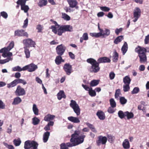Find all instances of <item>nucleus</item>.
<instances>
[{
	"instance_id": "nucleus-21",
	"label": "nucleus",
	"mask_w": 149,
	"mask_h": 149,
	"mask_svg": "<svg viewBox=\"0 0 149 149\" xmlns=\"http://www.w3.org/2000/svg\"><path fill=\"white\" fill-rule=\"evenodd\" d=\"M100 31L101 32L102 36L103 37L107 36L110 34V31L107 29H105L104 30L103 29H100Z\"/></svg>"
},
{
	"instance_id": "nucleus-56",
	"label": "nucleus",
	"mask_w": 149,
	"mask_h": 149,
	"mask_svg": "<svg viewBox=\"0 0 149 149\" xmlns=\"http://www.w3.org/2000/svg\"><path fill=\"white\" fill-rule=\"evenodd\" d=\"M4 145L7 148L9 149H14V148L13 146L10 145H8L6 143H3Z\"/></svg>"
},
{
	"instance_id": "nucleus-49",
	"label": "nucleus",
	"mask_w": 149,
	"mask_h": 149,
	"mask_svg": "<svg viewBox=\"0 0 149 149\" xmlns=\"http://www.w3.org/2000/svg\"><path fill=\"white\" fill-rule=\"evenodd\" d=\"M27 0H18L16 3L17 5H20L21 6L25 4Z\"/></svg>"
},
{
	"instance_id": "nucleus-60",
	"label": "nucleus",
	"mask_w": 149,
	"mask_h": 149,
	"mask_svg": "<svg viewBox=\"0 0 149 149\" xmlns=\"http://www.w3.org/2000/svg\"><path fill=\"white\" fill-rule=\"evenodd\" d=\"M5 104L1 100H0V109H3L5 108Z\"/></svg>"
},
{
	"instance_id": "nucleus-29",
	"label": "nucleus",
	"mask_w": 149,
	"mask_h": 149,
	"mask_svg": "<svg viewBox=\"0 0 149 149\" xmlns=\"http://www.w3.org/2000/svg\"><path fill=\"white\" fill-rule=\"evenodd\" d=\"M22 101V100L20 97H17L14 99L13 101L12 104L13 105H17L19 104Z\"/></svg>"
},
{
	"instance_id": "nucleus-37",
	"label": "nucleus",
	"mask_w": 149,
	"mask_h": 149,
	"mask_svg": "<svg viewBox=\"0 0 149 149\" xmlns=\"http://www.w3.org/2000/svg\"><path fill=\"white\" fill-rule=\"evenodd\" d=\"M62 17L65 20L68 21L70 19V17L65 13H62Z\"/></svg>"
},
{
	"instance_id": "nucleus-61",
	"label": "nucleus",
	"mask_w": 149,
	"mask_h": 149,
	"mask_svg": "<svg viewBox=\"0 0 149 149\" xmlns=\"http://www.w3.org/2000/svg\"><path fill=\"white\" fill-rule=\"evenodd\" d=\"M28 20L27 18H26L24 21V25L23 26V28H25L28 25Z\"/></svg>"
},
{
	"instance_id": "nucleus-36",
	"label": "nucleus",
	"mask_w": 149,
	"mask_h": 149,
	"mask_svg": "<svg viewBox=\"0 0 149 149\" xmlns=\"http://www.w3.org/2000/svg\"><path fill=\"white\" fill-rule=\"evenodd\" d=\"M123 39V36H122L117 37L114 40V42L116 44H118Z\"/></svg>"
},
{
	"instance_id": "nucleus-43",
	"label": "nucleus",
	"mask_w": 149,
	"mask_h": 149,
	"mask_svg": "<svg viewBox=\"0 0 149 149\" xmlns=\"http://www.w3.org/2000/svg\"><path fill=\"white\" fill-rule=\"evenodd\" d=\"M47 3V0H40L38 3V5L40 7H42L46 5Z\"/></svg>"
},
{
	"instance_id": "nucleus-48",
	"label": "nucleus",
	"mask_w": 149,
	"mask_h": 149,
	"mask_svg": "<svg viewBox=\"0 0 149 149\" xmlns=\"http://www.w3.org/2000/svg\"><path fill=\"white\" fill-rule=\"evenodd\" d=\"M118 115L120 118L122 119L125 116V112L124 113L122 111H119L118 113Z\"/></svg>"
},
{
	"instance_id": "nucleus-23",
	"label": "nucleus",
	"mask_w": 149,
	"mask_h": 149,
	"mask_svg": "<svg viewBox=\"0 0 149 149\" xmlns=\"http://www.w3.org/2000/svg\"><path fill=\"white\" fill-rule=\"evenodd\" d=\"M96 115L100 120H103L105 118L104 113L101 111H98Z\"/></svg>"
},
{
	"instance_id": "nucleus-30",
	"label": "nucleus",
	"mask_w": 149,
	"mask_h": 149,
	"mask_svg": "<svg viewBox=\"0 0 149 149\" xmlns=\"http://www.w3.org/2000/svg\"><path fill=\"white\" fill-rule=\"evenodd\" d=\"M40 120L38 118L35 117L32 119V123L34 125H36L40 123Z\"/></svg>"
},
{
	"instance_id": "nucleus-2",
	"label": "nucleus",
	"mask_w": 149,
	"mask_h": 149,
	"mask_svg": "<svg viewBox=\"0 0 149 149\" xmlns=\"http://www.w3.org/2000/svg\"><path fill=\"white\" fill-rule=\"evenodd\" d=\"M14 45L13 41H11L9 45L7 47L1 49L0 50V53H2V56L4 58H8L5 59H0V64H3L8 62L9 61H11L13 60V58L11 56L13 55L12 52L10 51L14 47Z\"/></svg>"
},
{
	"instance_id": "nucleus-51",
	"label": "nucleus",
	"mask_w": 149,
	"mask_h": 149,
	"mask_svg": "<svg viewBox=\"0 0 149 149\" xmlns=\"http://www.w3.org/2000/svg\"><path fill=\"white\" fill-rule=\"evenodd\" d=\"M88 93L92 97L95 96L96 95L95 91L93 90L92 88H91L89 90Z\"/></svg>"
},
{
	"instance_id": "nucleus-24",
	"label": "nucleus",
	"mask_w": 149,
	"mask_h": 149,
	"mask_svg": "<svg viewBox=\"0 0 149 149\" xmlns=\"http://www.w3.org/2000/svg\"><path fill=\"white\" fill-rule=\"evenodd\" d=\"M50 136V133L48 132L44 133L43 136V141L44 143H46L48 141Z\"/></svg>"
},
{
	"instance_id": "nucleus-17",
	"label": "nucleus",
	"mask_w": 149,
	"mask_h": 149,
	"mask_svg": "<svg viewBox=\"0 0 149 149\" xmlns=\"http://www.w3.org/2000/svg\"><path fill=\"white\" fill-rule=\"evenodd\" d=\"M97 61L99 63H109L111 62V60L107 57H104L99 58Z\"/></svg>"
},
{
	"instance_id": "nucleus-34",
	"label": "nucleus",
	"mask_w": 149,
	"mask_h": 149,
	"mask_svg": "<svg viewBox=\"0 0 149 149\" xmlns=\"http://www.w3.org/2000/svg\"><path fill=\"white\" fill-rule=\"evenodd\" d=\"M88 36L87 33H84L83 34L82 37L80 38V42L82 43L83 42V40H86L88 39Z\"/></svg>"
},
{
	"instance_id": "nucleus-9",
	"label": "nucleus",
	"mask_w": 149,
	"mask_h": 149,
	"mask_svg": "<svg viewBox=\"0 0 149 149\" xmlns=\"http://www.w3.org/2000/svg\"><path fill=\"white\" fill-rule=\"evenodd\" d=\"M141 11L138 7H136L134 10L133 16L134 19L133 20L134 22H136L140 17L141 15Z\"/></svg>"
},
{
	"instance_id": "nucleus-26",
	"label": "nucleus",
	"mask_w": 149,
	"mask_h": 149,
	"mask_svg": "<svg viewBox=\"0 0 149 149\" xmlns=\"http://www.w3.org/2000/svg\"><path fill=\"white\" fill-rule=\"evenodd\" d=\"M123 146L125 149H129L130 147V144L128 139H125L123 142Z\"/></svg>"
},
{
	"instance_id": "nucleus-57",
	"label": "nucleus",
	"mask_w": 149,
	"mask_h": 149,
	"mask_svg": "<svg viewBox=\"0 0 149 149\" xmlns=\"http://www.w3.org/2000/svg\"><path fill=\"white\" fill-rule=\"evenodd\" d=\"M100 8L101 10L105 12L109 11L110 9L109 8L106 6L100 7Z\"/></svg>"
},
{
	"instance_id": "nucleus-8",
	"label": "nucleus",
	"mask_w": 149,
	"mask_h": 149,
	"mask_svg": "<svg viewBox=\"0 0 149 149\" xmlns=\"http://www.w3.org/2000/svg\"><path fill=\"white\" fill-rule=\"evenodd\" d=\"M23 43L24 45L27 47H35L36 44L35 42L30 38H28L24 40Z\"/></svg>"
},
{
	"instance_id": "nucleus-28",
	"label": "nucleus",
	"mask_w": 149,
	"mask_h": 149,
	"mask_svg": "<svg viewBox=\"0 0 149 149\" xmlns=\"http://www.w3.org/2000/svg\"><path fill=\"white\" fill-rule=\"evenodd\" d=\"M131 79L129 76H126L123 78V82L125 84L130 85Z\"/></svg>"
},
{
	"instance_id": "nucleus-59",
	"label": "nucleus",
	"mask_w": 149,
	"mask_h": 149,
	"mask_svg": "<svg viewBox=\"0 0 149 149\" xmlns=\"http://www.w3.org/2000/svg\"><path fill=\"white\" fill-rule=\"evenodd\" d=\"M115 74L114 72H111L109 74V77L110 79L112 80L115 77Z\"/></svg>"
},
{
	"instance_id": "nucleus-45",
	"label": "nucleus",
	"mask_w": 149,
	"mask_h": 149,
	"mask_svg": "<svg viewBox=\"0 0 149 149\" xmlns=\"http://www.w3.org/2000/svg\"><path fill=\"white\" fill-rule=\"evenodd\" d=\"M114 53V55L113 56V61L114 62H116L118 59V54L116 51H115Z\"/></svg>"
},
{
	"instance_id": "nucleus-44",
	"label": "nucleus",
	"mask_w": 149,
	"mask_h": 149,
	"mask_svg": "<svg viewBox=\"0 0 149 149\" xmlns=\"http://www.w3.org/2000/svg\"><path fill=\"white\" fill-rule=\"evenodd\" d=\"M17 84L21 83L23 85H25L27 84L26 82L24 79H16Z\"/></svg>"
},
{
	"instance_id": "nucleus-46",
	"label": "nucleus",
	"mask_w": 149,
	"mask_h": 149,
	"mask_svg": "<svg viewBox=\"0 0 149 149\" xmlns=\"http://www.w3.org/2000/svg\"><path fill=\"white\" fill-rule=\"evenodd\" d=\"M120 101L121 104H124L127 102V100L125 97H120Z\"/></svg>"
},
{
	"instance_id": "nucleus-62",
	"label": "nucleus",
	"mask_w": 149,
	"mask_h": 149,
	"mask_svg": "<svg viewBox=\"0 0 149 149\" xmlns=\"http://www.w3.org/2000/svg\"><path fill=\"white\" fill-rule=\"evenodd\" d=\"M122 28H120L119 29H116L115 30V32L117 35H118L119 33L122 31Z\"/></svg>"
},
{
	"instance_id": "nucleus-53",
	"label": "nucleus",
	"mask_w": 149,
	"mask_h": 149,
	"mask_svg": "<svg viewBox=\"0 0 149 149\" xmlns=\"http://www.w3.org/2000/svg\"><path fill=\"white\" fill-rule=\"evenodd\" d=\"M114 108V107H109L107 110V111L110 113H113L116 111V109Z\"/></svg>"
},
{
	"instance_id": "nucleus-52",
	"label": "nucleus",
	"mask_w": 149,
	"mask_h": 149,
	"mask_svg": "<svg viewBox=\"0 0 149 149\" xmlns=\"http://www.w3.org/2000/svg\"><path fill=\"white\" fill-rule=\"evenodd\" d=\"M108 140L111 143H112L114 140L115 138L114 136L111 135H108Z\"/></svg>"
},
{
	"instance_id": "nucleus-32",
	"label": "nucleus",
	"mask_w": 149,
	"mask_h": 149,
	"mask_svg": "<svg viewBox=\"0 0 149 149\" xmlns=\"http://www.w3.org/2000/svg\"><path fill=\"white\" fill-rule=\"evenodd\" d=\"M125 116H127V119L132 118L134 116L133 113L131 112L126 111L125 112Z\"/></svg>"
},
{
	"instance_id": "nucleus-55",
	"label": "nucleus",
	"mask_w": 149,
	"mask_h": 149,
	"mask_svg": "<svg viewBox=\"0 0 149 149\" xmlns=\"http://www.w3.org/2000/svg\"><path fill=\"white\" fill-rule=\"evenodd\" d=\"M1 15V16L3 17L5 19H6L8 17L7 13L3 11L1 12L0 13Z\"/></svg>"
},
{
	"instance_id": "nucleus-12",
	"label": "nucleus",
	"mask_w": 149,
	"mask_h": 149,
	"mask_svg": "<svg viewBox=\"0 0 149 149\" xmlns=\"http://www.w3.org/2000/svg\"><path fill=\"white\" fill-rule=\"evenodd\" d=\"M63 68L66 74L68 75H70L72 72V66L69 63L65 64Z\"/></svg>"
},
{
	"instance_id": "nucleus-4",
	"label": "nucleus",
	"mask_w": 149,
	"mask_h": 149,
	"mask_svg": "<svg viewBox=\"0 0 149 149\" xmlns=\"http://www.w3.org/2000/svg\"><path fill=\"white\" fill-rule=\"evenodd\" d=\"M146 51L145 48L139 46L135 49V52L138 54V56L140 59L139 61L141 63H144L147 61L146 55Z\"/></svg>"
},
{
	"instance_id": "nucleus-22",
	"label": "nucleus",
	"mask_w": 149,
	"mask_h": 149,
	"mask_svg": "<svg viewBox=\"0 0 149 149\" xmlns=\"http://www.w3.org/2000/svg\"><path fill=\"white\" fill-rule=\"evenodd\" d=\"M57 98L59 100H61L62 98H65L66 96L65 94L63 91L61 90L57 94Z\"/></svg>"
},
{
	"instance_id": "nucleus-25",
	"label": "nucleus",
	"mask_w": 149,
	"mask_h": 149,
	"mask_svg": "<svg viewBox=\"0 0 149 149\" xmlns=\"http://www.w3.org/2000/svg\"><path fill=\"white\" fill-rule=\"evenodd\" d=\"M12 70L13 71L18 72H21L22 71H25V67L24 66L22 68H21L19 66H17L13 68H12Z\"/></svg>"
},
{
	"instance_id": "nucleus-15",
	"label": "nucleus",
	"mask_w": 149,
	"mask_h": 149,
	"mask_svg": "<svg viewBox=\"0 0 149 149\" xmlns=\"http://www.w3.org/2000/svg\"><path fill=\"white\" fill-rule=\"evenodd\" d=\"M107 138L105 136H99L98 137V140L96 141L98 146H99L101 144H105L107 141Z\"/></svg>"
},
{
	"instance_id": "nucleus-27",
	"label": "nucleus",
	"mask_w": 149,
	"mask_h": 149,
	"mask_svg": "<svg viewBox=\"0 0 149 149\" xmlns=\"http://www.w3.org/2000/svg\"><path fill=\"white\" fill-rule=\"evenodd\" d=\"M128 49V45L126 42H125L121 48V51L123 55H124Z\"/></svg>"
},
{
	"instance_id": "nucleus-7",
	"label": "nucleus",
	"mask_w": 149,
	"mask_h": 149,
	"mask_svg": "<svg viewBox=\"0 0 149 149\" xmlns=\"http://www.w3.org/2000/svg\"><path fill=\"white\" fill-rule=\"evenodd\" d=\"M70 107L73 109L74 112L78 116L80 114V109L78 104L74 100H71L70 104Z\"/></svg>"
},
{
	"instance_id": "nucleus-13",
	"label": "nucleus",
	"mask_w": 149,
	"mask_h": 149,
	"mask_svg": "<svg viewBox=\"0 0 149 149\" xmlns=\"http://www.w3.org/2000/svg\"><path fill=\"white\" fill-rule=\"evenodd\" d=\"M15 93L16 95L18 96L23 95L26 93L24 89L19 85L17 86Z\"/></svg>"
},
{
	"instance_id": "nucleus-58",
	"label": "nucleus",
	"mask_w": 149,
	"mask_h": 149,
	"mask_svg": "<svg viewBox=\"0 0 149 149\" xmlns=\"http://www.w3.org/2000/svg\"><path fill=\"white\" fill-rule=\"evenodd\" d=\"M43 28V26L40 25L39 24L37 26L36 29L38 30V32H42V30Z\"/></svg>"
},
{
	"instance_id": "nucleus-64",
	"label": "nucleus",
	"mask_w": 149,
	"mask_h": 149,
	"mask_svg": "<svg viewBox=\"0 0 149 149\" xmlns=\"http://www.w3.org/2000/svg\"><path fill=\"white\" fill-rule=\"evenodd\" d=\"M36 80L38 83L42 85V81L39 77H36Z\"/></svg>"
},
{
	"instance_id": "nucleus-10",
	"label": "nucleus",
	"mask_w": 149,
	"mask_h": 149,
	"mask_svg": "<svg viewBox=\"0 0 149 149\" xmlns=\"http://www.w3.org/2000/svg\"><path fill=\"white\" fill-rule=\"evenodd\" d=\"M66 49L65 46L62 44L58 45L56 48L57 54L59 55H62L65 52Z\"/></svg>"
},
{
	"instance_id": "nucleus-14",
	"label": "nucleus",
	"mask_w": 149,
	"mask_h": 149,
	"mask_svg": "<svg viewBox=\"0 0 149 149\" xmlns=\"http://www.w3.org/2000/svg\"><path fill=\"white\" fill-rule=\"evenodd\" d=\"M14 36L19 37L25 36L27 37L28 36V33L25 32L23 29L17 30L15 31Z\"/></svg>"
},
{
	"instance_id": "nucleus-33",
	"label": "nucleus",
	"mask_w": 149,
	"mask_h": 149,
	"mask_svg": "<svg viewBox=\"0 0 149 149\" xmlns=\"http://www.w3.org/2000/svg\"><path fill=\"white\" fill-rule=\"evenodd\" d=\"M17 84L16 79L9 84H7V87L8 88H10L15 86Z\"/></svg>"
},
{
	"instance_id": "nucleus-38",
	"label": "nucleus",
	"mask_w": 149,
	"mask_h": 149,
	"mask_svg": "<svg viewBox=\"0 0 149 149\" xmlns=\"http://www.w3.org/2000/svg\"><path fill=\"white\" fill-rule=\"evenodd\" d=\"M21 141L19 138L17 139H15L13 141L14 144L16 146H19L21 144Z\"/></svg>"
},
{
	"instance_id": "nucleus-47",
	"label": "nucleus",
	"mask_w": 149,
	"mask_h": 149,
	"mask_svg": "<svg viewBox=\"0 0 149 149\" xmlns=\"http://www.w3.org/2000/svg\"><path fill=\"white\" fill-rule=\"evenodd\" d=\"M130 85L124 84L123 85V90L124 92H126L129 91L130 89Z\"/></svg>"
},
{
	"instance_id": "nucleus-11",
	"label": "nucleus",
	"mask_w": 149,
	"mask_h": 149,
	"mask_svg": "<svg viewBox=\"0 0 149 149\" xmlns=\"http://www.w3.org/2000/svg\"><path fill=\"white\" fill-rule=\"evenodd\" d=\"M25 70H26L29 72H31L34 71L38 68L37 66L33 63H31L24 66Z\"/></svg>"
},
{
	"instance_id": "nucleus-5",
	"label": "nucleus",
	"mask_w": 149,
	"mask_h": 149,
	"mask_svg": "<svg viewBox=\"0 0 149 149\" xmlns=\"http://www.w3.org/2000/svg\"><path fill=\"white\" fill-rule=\"evenodd\" d=\"M86 61L88 63H90L91 65V66L90 69V70L91 72L96 73L100 70L99 63L98 62H97L95 60L92 58L88 59Z\"/></svg>"
},
{
	"instance_id": "nucleus-41",
	"label": "nucleus",
	"mask_w": 149,
	"mask_h": 149,
	"mask_svg": "<svg viewBox=\"0 0 149 149\" xmlns=\"http://www.w3.org/2000/svg\"><path fill=\"white\" fill-rule=\"evenodd\" d=\"M21 9L24 11V12L26 13L29 9V6L25 4L21 6Z\"/></svg>"
},
{
	"instance_id": "nucleus-54",
	"label": "nucleus",
	"mask_w": 149,
	"mask_h": 149,
	"mask_svg": "<svg viewBox=\"0 0 149 149\" xmlns=\"http://www.w3.org/2000/svg\"><path fill=\"white\" fill-rule=\"evenodd\" d=\"M68 147L67 145V143L66 144L63 143L60 145V149H68Z\"/></svg>"
},
{
	"instance_id": "nucleus-63",
	"label": "nucleus",
	"mask_w": 149,
	"mask_h": 149,
	"mask_svg": "<svg viewBox=\"0 0 149 149\" xmlns=\"http://www.w3.org/2000/svg\"><path fill=\"white\" fill-rule=\"evenodd\" d=\"M149 40V35H148L147 36H146L144 40L145 43V44H147L148 43Z\"/></svg>"
},
{
	"instance_id": "nucleus-1",
	"label": "nucleus",
	"mask_w": 149,
	"mask_h": 149,
	"mask_svg": "<svg viewBox=\"0 0 149 149\" xmlns=\"http://www.w3.org/2000/svg\"><path fill=\"white\" fill-rule=\"evenodd\" d=\"M81 133V131L79 130L74 131V134L71 136L70 141V142L67 143L68 146L72 147L75 146L83 142L86 136L82 135L79 136Z\"/></svg>"
},
{
	"instance_id": "nucleus-6",
	"label": "nucleus",
	"mask_w": 149,
	"mask_h": 149,
	"mask_svg": "<svg viewBox=\"0 0 149 149\" xmlns=\"http://www.w3.org/2000/svg\"><path fill=\"white\" fill-rule=\"evenodd\" d=\"M38 146L36 142L28 140L25 142L24 147L25 149H37Z\"/></svg>"
},
{
	"instance_id": "nucleus-42",
	"label": "nucleus",
	"mask_w": 149,
	"mask_h": 149,
	"mask_svg": "<svg viewBox=\"0 0 149 149\" xmlns=\"http://www.w3.org/2000/svg\"><path fill=\"white\" fill-rule=\"evenodd\" d=\"M111 107H116V103L113 98H111L109 100Z\"/></svg>"
},
{
	"instance_id": "nucleus-31",
	"label": "nucleus",
	"mask_w": 149,
	"mask_h": 149,
	"mask_svg": "<svg viewBox=\"0 0 149 149\" xmlns=\"http://www.w3.org/2000/svg\"><path fill=\"white\" fill-rule=\"evenodd\" d=\"M24 48L26 57L27 58H29L30 56V52L29 48L27 47H24Z\"/></svg>"
},
{
	"instance_id": "nucleus-16",
	"label": "nucleus",
	"mask_w": 149,
	"mask_h": 149,
	"mask_svg": "<svg viewBox=\"0 0 149 149\" xmlns=\"http://www.w3.org/2000/svg\"><path fill=\"white\" fill-rule=\"evenodd\" d=\"M67 2L69 5V7L71 8H78L77 6L78 2L76 0H67Z\"/></svg>"
},
{
	"instance_id": "nucleus-19",
	"label": "nucleus",
	"mask_w": 149,
	"mask_h": 149,
	"mask_svg": "<svg viewBox=\"0 0 149 149\" xmlns=\"http://www.w3.org/2000/svg\"><path fill=\"white\" fill-rule=\"evenodd\" d=\"M55 116L50 114H48L46 115L44 118V120L46 121H49L53 120L55 118Z\"/></svg>"
},
{
	"instance_id": "nucleus-18",
	"label": "nucleus",
	"mask_w": 149,
	"mask_h": 149,
	"mask_svg": "<svg viewBox=\"0 0 149 149\" xmlns=\"http://www.w3.org/2000/svg\"><path fill=\"white\" fill-rule=\"evenodd\" d=\"M68 119L69 121L74 123H79L80 122V120L78 117L69 116L68 117Z\"/></svg>"
},
{
	"instance_id": "nucleus-50",
	"label": "nucleus",
	"mask_w": 149,
	"mask_h": 149,
	"mask_svg": "<svg viewBox=\"0 0 149 149\" xmlns=\"http://www.w3.org/2000/svg\"><path fill=\"white\" fill-rule=\"evenodd\" d=\"M140 91L138 87L134 88L133 90L131 91L132 94H136L138 93Z\"/></svg>"
},
{
	"instance_id": "nucleus-3",
	"label": "nucleus",
	"mask_w": 149,
	"mask_h": 149,
	"mask_svg": "<svg viewBox=\"0 0 149 149\" xmlns=\"http://www.w3.org/2000/svg\"><path fill=\"white\" fill-rule=\"evenodd\" d=\"M51 29L55 34L57 33L59 36H61L63 33L65 32H71L72 31V27L69 25H58V26H52Z\"/></svg>"
},
{
	"instance_id": "nucleus-35",
	"label": "nucleus",
	"mask_w": 149,
	"mask_h": 149,
	"mask_svg": "<svg viewBox=\"0 0 149 149\" xmlns=\"http://www.w3.org/2000/svg\"><path fill=\"white\" fill-rule=\"evenodd\" d=\"M33 111L35 115H38L39 110L36 105L34 104L33 106Z\"/></svg>"
},
{
	"instance_id": "nucleus-39",
	"label": "nucleus",
	"mask_w": 149,
	"mask_h": 149,
	"mask_svg": "<svg viewBox=\"0 0 149 149\" xmlns=\"http://www.w3.org/2000/svg\"><path fill=\"white\" fill-rule=\"evenodd\" d=\"M99 83V81L98 80H93L91 82L90 85L91 86L93 87L97 86Z\"/></svg>"
},
{
	"instance_id": "nucleus-40",
	"label": "nucleus",
	"mask_w": 149,
	"mask_h": 149,
	"mask_svg": "<svg viewBox=\"0 0 149 149\" xmlns=\"http://www.w3.org/2000/svg\"><path fill=\"white\" fill-rule=\"evenodd\" d=\"M121 95V93L120 92V89H118L116 90V91L115 95V97L117 100H118L119 99V97L120 95Z\"/></svg>"
},
{
	"instance_id": "nucleus-20",
	"label": "nucleus",
	"mask_w": 149,
	"mask_h": 149,
	"mask_svg": "<svg viewBox=\"0 0 149 149\" xmlns=\"http://www.w3.org/2000/svg\"><path fill=\"white\" fill-rule=\"evenodd\" d=\"M61 56V55H58L56 58L55 61L57 65L60 64L62 62H64L65 61L62 59Z\"/></svg>"
}]
</instances>
